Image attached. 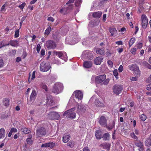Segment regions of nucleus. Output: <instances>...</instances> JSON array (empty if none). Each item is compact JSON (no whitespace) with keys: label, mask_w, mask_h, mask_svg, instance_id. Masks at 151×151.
Returning a JSON list of instances; mask_svg holds the SVG:
<instances>
[{"label":"nucleus","mask_w":151,"mask_h":151,"mask_svg":"<svg viewBox=\"0 0 151 151\" xmlns=\"http://www.w3.org/2000/svg\"><path fill=\"white\" fill-rule=\"evenodd\" d=\"M123 69V66H122V65H121L119 66V67L118 68V70H119V72H122V71Z\"/></svg>","instance_id":"56"},{"label":"nucleus","mask_w":151,"mask_h":151,"mask_svg":"<svg viewBox=\"0 0 151 151\" xmlns=\"http://www.w3.org/2000/svg\"><path fill=\"white\" fill-rule=\"evenodd\" d=\"M106 76L105 75H103L100 76H97L95 78L96 82L98 83H102L105 79H106Z\"/></svg>","instance_id":"11"},{"label":"nucleus","mask_w":151,"mask_h":151,"mask_svg":"<svg viewBox=\"0 0 151 151\" xmlns=\"http://www.w3.org/2000/svg\"><path fill=\"white\" fill-rule=\"evenodd\" d=\"M148 63L146 61H144L142 63V64L143 65L146 67V68L147 67V65Z\"/></svg>","instance_id":"62"},{"label":"nucleus","mask_w":151,"mask_h":151,"mask_svg":"<svg viewBox=\"0 0 151 151\" xmlns=\"http://www.w3.org/2000/svg\"><path fill=\"white\" fill-rule=\"evenodd\" d=\"M53 39L56 41L59 40L60 39L59 34L58 33H55L52 35Z\"/></svg>","instance_id":"30"},{"label":"nucleus","mask_w":151,"mask_h":151,"mask_svg":"<svg viewBox=\"0 0 151 151\" xmlns=\"http://www.w3.org/2000/svg\"><path fill=\"white\" fill-rule=\"evenodd\" d=\"M137 48L139 49H141L142 47V43L141 42L138 43L137 45Z\"/></svg>","instance_id":"49"},{"label":"nucleus","mask_w":151,"mask_h":151,"mask_svg":"<svg viewBox=\"0 0 151 151\" xmlns=\"http://www.w3.org/2000/svg\"><path fill=\"white\" fill-rule=\"evenodd\" d=\"M102 12L100 11H98L93 12L92 14V16L94 18H100L101 16Z\"/></svg>","instance_id":"23"},{"label":"nucleus","mask_w":151,"mask_h":151,"mask_svg":"<svg viewBox=\"0 0 151 151\" xmlns=\"http://www.w3.org/2000/svg\"><path fill=\"white\" fill-rule=\"evenodd\" d=\"M5 135V131L4 128L0 129V139L4 138Z\"/></svg>","instance_id":"25"},{"label":"nucleus","mask_w":151,"mask_h":151,"mask_svg":"<svg viewBox=\"0 0 151 151\" xmlns=\"http://www.w3.org/2000/svg\"><path fill=\"white\" fill-rule=\"evenodd\" d=\"M104 149L109 150L110 148V144L108 143H104L102 144Z\"/></svg>","instance_id":"29"},{"label":"nucleus","mask_w":151,"mask_h":151,"mask_svg":"<svg viewBox=\"0 0 151 151\" xmlns=\"http://www.w3.org/2000/svg\"><path fill=\"white\" fill-rule=\"evenodd\" d=\"M123 86L122 85L116 84L113 87V91L114 93L118 95L123 90Z\"/></svg>","instance_id":"5"},{"label":"nucleus","mask_w":151,"mask_h":151,"mask_svg":"<svg viewBox=\"0 0 151 151\" xmlns=\"http://www.w3.org/2000/svg\"><path fill=\"white\" fill-rule=\"evenodd\" d=\"M67 145L71 148H73L74 147V144L73 141H70L67 144Z\"/></svg>","instance_id":"40"},{"label":"nucleus","mask_w":151,"mask_h":151,"mask_svg":"<svg viewBox=\"0 0 151 151\" xmlns=\"http://www.w3.org/2000/svg\"><path fill=\"white\" fill-rule=\"evenodd\" d=\"M145 145L146 146L150 147L151 145V140L150 139H148L145 141Z\"/></svg>","instance_id":"35"},{"label":"nucleus","mask_w":151,"mask_h":151,"mask_svg":"<svg viewBox=\"0 0 151 151\" xmlns=\"http://www.w3.org/2000/svg\"><path fill=\"white\" fill-rule=\"evenodd\" d=\"M74 93L75 94V97L81 100L83 97V93L81 91H75Z\"/></svg>","instance_id":"14"},{"label":"nucleus","mask_w":151,"mask_h":151,"mask_svg":"<svg viewBox=\"0 0 151 151\" xmlns=\"http://www.w3.org/2000/svg\"><path fill=\"white\" fill-rule=\"evenodd\" d=\"M42 147H49V142L47 143H46L42 144L41 146Z\"/></svg>","instance_id":"58"},{"label":"nucleus","mask_w":151,"mask_h":151,"mask_svg":"<svg viewBox=\"0 0 151 151\" xmlns=\"http://www.w3.org/2000/svg\"><path fill=\"white\" fill-rule=\"evenodd\" d=\"M99 122L100 124L103 126L105 127L106 125V120L105 117L102 116L100 119Z\"/></svg>","instance_id":"15"},{"label":"nucleus","mask_w":151,"mask_h":151,"mask_svg":"<svg viewBox=\"0 0 151 151\" xmlns=\"http://www.w3.org/2000/svg\"><path fill=\"white\" fill-rule=\"evenodd\" d=\"M103 58L102 57H96L94 60V63L96 65H100L102 61Z\"/></svg>","instance_id":"18"},{"label":"nucleus","mask_w":151,"mask_h":151,"mask_svg":"<svg viewBox=\"0 0 151 151\" xmlns=\"http://www.w3.org/2000/svg\"><path fill=\"white\" fill-rule=\"evenodd\" d=\"M115 43L118 45H122L123 44V42L121 40L116 42Z\"/></svg>","instance_id":"55"},{"label":"nucleus","mask_w":151,"mask_h":151,"mask_svg":"<svg viewBox=\"0 0 151 151\" xmlns=\"http://www.w3.org/2000/svg\"><path fill=\"white\" fill-rule=\"evenodd\" d=\"M129 69L133 71V73L136 76L139 77L140 76V71L139 69L138 66L136 64H134L129 65Z\"/></svg>","instance_id":"3"},{"label":"nucleus","mask_w":151,"mask_h":151,"mask_svg":"<svg viewBox=\"0 0 151 151\" xmlns=\"http://www.w3.org/2000/svg\"><path fill=\"white\" fill-rule=\"evenodd\" d=\"M21 58L19 57H18L16 58V61L18 63L21 61Z\"/></svg>","instance_id":"64"},{"label":"nucleus","mask_w":151,"mask_h":151,"mask_svg":"<svg viewBox=\"0 0 151 151\" xmlns=\"http://www.w3.org/2000/svg\"><path fill=\"white\" fill-rule=\"evenodd\" d=\"M107 63L108 65L109 66V67L111 68L113 66V63L111 60H109L108 61Z\"/></svg>","instance_id":"51"},{"label":"nucleus","mask_w":151,"mask_h":151,"mask_svg":"<svg viewBox=\"0 0 151 151\" xmlns=\"http://www.w3.org/2000/svg\"><path fill=\"white\" fill-rule=\"evenodd\" d=\"M70 138V135L65 134L63 137V141L64 143H67L69 140Z\"/></svg>","instance_id":"19"},{"label":"nucleus","mask_w":151,"mask_h":151,"mask_svg":"<svg viewBox=\"0 0 151 151\" xmlns=\"http://www.w3.org/2000/svg\"><path fill=\"white\" fill-rule=\"evenodd\" d=\"M86 110L85 106L83 105H78L77 110V112L79 114L84 113Z\"/></svg>","instance_id":"13"},{"label":"nucleus","mask_w":151,"mask_h":151,"mask_svg":"<svg viewBox=\"0 0 151 151\" xmlns=\"http://www.w3.org/2000/svg\"><path fill=\"white\" fill-rule=\"evenodd\" d=\"M5 4H4L1 7V12L3 13L6 10V9H5Z\"/></svg>","instance_id":"50"},{"label":"nucleus","mask_w":151,"mask_h":151,"mask_svg":"<svg viewBox=\"0 0 151 151\" xmlns=\"http://www.w3.org/2000/svg\"><path fill=\"white\" fill-rule=\"evenodd\" d=\"M23 133L26 134L30 133V131L28 128L26 127H23L22 129Z\"/></svg>","instance_id":"34"},{"label":"nucleus","mask_w":151,"mask_h":151,"mask_svg":"<svg viewBox=\"0 0 151 151\" xmlns=\"http://www.w3.org/2000/svg\"><path fill=\"white\" fill-rule=\"evenodd\" d=\"M47 116L50 119L58 120L60 117V115L56 112L52 111L50 112L48 114Z\"/></svg>","instance_id":"10"},{"label":"nucleus","mask_w":151,"mask_h":151,"mask_svg":"<svg viewBox=\"0 0 151 151\" xmlns=\"http://www.w3.org/2000/svg\"><path fill=\"white\" fill-rule=\"evenodd\" d=\"M135 145L136 146L139 147V149H141V150H143V143L142 142L138 141L135 143Z\"/></svg>","instance_id":"27"},{"label":"nucleus","mask_w":151,"mask_h":151,"mask_svg":"<svg viewBox=\"0 0 151 151\" xmlns=\"http://www.w3.org/2000/svg\"><path fill=\"white\" fill-rule=\"evenodd\" d=\"M94 103L96 106L98 107H104L105 106L104 104L100 101L99 99H96L95 100Z\"/></svg>","instance_id":"17"},{"label":"nucleus","mask_w":151,"mask_h":151,"mask_svg":"<svg viewBox=\"0 0 151 151\" xmlns=\"http://www.w3.org/2000/svg\"><path fill=\"white\" fill-rule=\"evenodd\" d=\"M10 45L13 47H16L18 46V43L17 40H11L9 41V43L6 44L5 45L8 46Z\"/></svg>","instance_id":"16"},{"label":"nucleus","mask_w":151,"mask_h":151,"mask_svg":"<svg viewBox=\"0 0 151 151\" xmlns=\"http://www.w3.org/2000/svg\"><path fill=\"white\" fill-rule=\"evenodd\" d=\"M41 55H45V51L44 49H42L40 52Z\"/></svg>","instance_id":"63"},{"label":"nucleus","mask_w":151,"mask_h":151,"mask_svg":"<svg viewBox=\"0 0 151 151\" xmlns=\"http://www.w3.org/2000/svg\"><path fill=\"white\" fill-rule=\"evenodd\" d=\"M40 87L42 89H44L45 91H48L47 87L45 83L43 82L40 83Z\"/></svg>","instance_id":"33"},{"label":"nucleus","mask_w":151,"mask_h":151,"mask_svg":"<svg viewBox=\"0 0 151 151\" xmlns=\"http://www.w3.org/2000/svg\"><path fill=\"white\" fill-rule=\"evenodd\" d=\"M74 0H69L66 3V4H70L73 3L74 1Z\"/></svg>","instance_id":"61"},{"label":"nucleus","mask_w":151,"mask_h":151,"mask_svg":"<svg viewBox=\"0 0 151 151\" xmlns=\"http://www.w3.org/2000/svg\"><path fill=\"white\" fill-rule=\"evenodd\" d=\"M45 46L48 50L53 49L55 48L56 45L55 42L52 40H48L46 42Z\"/></svg>","instance_id":"7"},{"label":"nucleus","mask_w":151,"mask_h":151,"mask_svg":"<svg viewBox=\"0 0 151 151\" xmlns=\"http://www.w3.org/2000/svg\"><path fill=\"white\" fill-rule=\"evenodd\" d=\"M30 137L27 138L26 139V141L28 144L31 145L33 143V141L31 139L32 138V135L30 136Z\"/></svg>","instance_id":"37"},{"label":"nucleus","mask_w":151,"mask_h":151,"mask_svg":"<svg viewBox=\"0 0 151 151\" xmlns=\"http://www.w3.org/2000/svg\"><path fill=\"white\" fill-rule=\"evenodd\" d=\"M35 73L36 71L35 70L33 72L32 75H31V72L29 73V78L28 79V81L29 82H30V81H29L30 78L31 79V80H33L35 78Z\"/></svg>","instance_id":"31"},{"label":"nucleus","mask_w":151,"mask_h":151,"mask_svg":"<svg viewBox=\"0 0 151 151\" xmlns=\"http://www.w3.org/2000/svg\"><path fill=\"white\" fill-rule=\"evenodd\" d=\"M147 116L144 114H142L140 116V119L141 120L143 121H144L146 119Z\"/></svg>","instance_id":"42"},{"label":"nucleus","mask_w":151,"mask_h":151,"mask_svg":"<svg viewBox=\"0 0 151 151\" xmlns=\"http://www.w3.org/2000/svg\"><path fill=\"white\" fill-rule=\"evenodd\" d=\"M136 40L134 37H132L129 42V47H130L134 43Z\"/></svg>","instance_id":"32"},{"label":"nucleus","mask_w":151,"mask_h":151,"mask_svg":"<svg viewBox=\"0 0 151 151\" xmlns=\"http://www.w3.org/2000/svg\"><path fill=\"white\" fill-rule=\"evenodd\" d=\"M75 110V108H73L68 110L64 112L63 116H66V119H74L76 117V114L73 112Z\"/></svg>","instance_id":"1"},{"label":"nucleus","mask_w":151,"mask_h":151,"mask_svg":"<svg viewBox=\"0 0 151 151\" xmlns=\"http://www.w3.org/2000/svg\"><path fill=\"white\" fill-rule=\"evenodd\" d=\"M55 145V144L54 143L51 142H49V147L51 148L54 147Z\"/></svg>","instance_id":"47"},{"label":"nucleus","mask_w":151,"mask_h":151,"mask_svg":"<svg viewBox=\"0 0 151 151\" xmlns=\"http://www.w3.org/2000/svg\"><path fill=\"white\" fill-rule=\"evenodd\" d=\"M130 135L131 137L134 139H138V137L135 135L134 132H132L130 133Z\"/></svg>","instance_id":"43"},{"label":"nucleus","mask_w":151,"mask_h":151,"mask_svg":"<svg viewBox=\"0 0 151 151\" xmlns=\"http://www.w3.org/2000/svg\"><path fill=\"white\" fill-rule=\"evenodd\" d=\"M82 2V0H76L75 2V6L76 7L79 6L81 4Z\"/></svg>","instance_id":"39"},{"label":"nucleus","mask_w":151,"mask_h":151,"mask_svg":"<svg viewBox=\"0 0 151 151\" xmlns=\"http://www.w3.org/2000/svg\"><path fill=\"white\" fill-rule=\"evenodd\" d=\"M63 88V86L62 83H55L53 88L52 91L56 94H58L62 91Z\"/></svg>","instance_id":"2"},{"label":"nucleus","mask_w":151,"mask_h":151,"mask_svg":"<svg viewBox=\"0 0 151 151\" xmlns=\"http://www.w3.org/2000/svg\"><path fill=\"white\" fill-rule=\"evenodd\" d=\"M51 29V28L50 26L47 27L45 31V34L47 35H49Z\"/></svg>","instance_id":"36"},{"label":"nucleus","mask_w":151,"mask_h":151,"mask_svg":"<svg viewBox=\"0 0 151 151\" xmlns=\"http://www.w3.org/2000/svg\"><path fill=\"white\" fill-rule=\"evenodd\" d=\"M115 125V121L114 120H113L112 121V125L111 126V127H110V128L109 129H112Z\"/></svg>","instance_id":"57"},{"label":"nucleus","mask_w":151,"mask_h":151,"mask_svg":"<svg viewBox=\"0 0 151 151\" xmlns=\"http://www.w3.org/2000/svg\"><path fill=\"white\" fill-rule=\"evenodd\" d=\"M12 133L13 132L15 133L17 132V130L15 128H12L10 130Z\"/></svg>","instance_id":"52"},{"label":"nucleus","mask_w":151,"mask_h":151,"mask_svg":"<svg viewBox=\"0 0 151 151\" xmlns=\"http://www.w3.org/2000/svg\"><path fill=\"white\" fill-rule=\"evenodd\" d=\"M40 70L43 72H47L51 68L50 64L45 61L42 62L40 66Z\"/></svg>","instance_id":"4"},{"label":"nucleus","mask_w":151,"mask_h":151,"mask_svg":"<svg viewBox=\"0 0 151 151\" xmlns=\"http://www.w3.org/2000/svg\"><path fill=\"white\" fill-rule=\"evenodd\" d=\"M117 51L119 53H120L123 51V49L122 47H120L117 49Z\"/></svg>","instance_id":"54"},{"label":"nucleus","mask_w":151,"mask_h":151,"mask_svg":"<svg viewBox=\"0 0 151 151\" xmlns=\"http://www.w3.org/2000/svg\"><path fill=\"white\" fill-rule=\"evenodd\" d=\"M109 78H107L106 79H105L103 81V84L105 85H107L109 82Z\"/></svg>","instance_id":"48"},{"label":"nucleus","mask_w":151,"mask_h":151,"mask_svg":"<svg viewBox=\"0 0 151 151\" xmlns=\"http://www.w3.org/2000/svg\"><path fill=\"white\" fill-rule=\"evenodd\" d=\"M83 65L84 67L86 68H90L92 65V63L91 61H84L83 63Z\"/></svg>","instance_id":"21"},{"label":"nucleus","mask_w":151,"mask_h":151,"mask_svg":"<svg viewBox=\"0 0 151 151\" xmlns=\"http://www.w3.org/2000/svg\"><path fill=\"white\" fill-rule=\"evenodd\" d=\"M96 52L97 54L101 55H104L105 54V50L103 48H98L96 50Z\"/></svg>","instance_id":"22"},{"label":"nucleus","mask_w":151,"mask_h":151,"mask_svg":"<svg viewBox=\"0 0 151 151\" xmlns=\"http://www.w3.org/2000/svg\"><path fill=\"white\" fill-rule=\"evenodd\" d=\"M137 49L135 48H132L131 49L130 52L132 54L135 55L136 54Z\"/></svg>","instance_id":"44"},{"label":"nucleus","mask_w":151,"mask_h":151,"mask_svg":"<svg viewBox=\"0 0 151 151\" xmlns=\"http://www.w3.org/2000/svg\"><path fill=\"white\" fill-rule=\"evenodd\" d=\"M16 52V50H12L10 52V55L11 56H14Z\"/></svg>","instance_id":"41"},{"label":"nucleus","mask_w":151,"mask_h":151,"mask_svg":"<svg viewBox=\"0 0 151 151\" xmlns=\"http://www.w3.org/2000/svg\"><path fill=\"white\" fill-rule=\"evenodd\" d=\"M109 31L111 34V36H116V34L117 32L116 29L115 28H112L109 29Z\"/></svg>","instance_id":"26"},{"label":"nucleus","mask_w":151,"mask_h":151,"mask_svg":"<svg viewBox=\"0 0 151 151\" xmlns=\"http://www.w3.org/2000/svg\"><path fill=\"white\" fill-rule=\"evenodd\" d=\"M47 20L48 21H50L52 22H53L54 21V19L52 17H49L47 18Z\"/></svg>","instance_id":"59"},{"label":"nucleus","mask_w":151,"mask_h":151,"mask_svg":"<svg viewBox=\"0 0 151 151\" xmlns=\"http://www.w3.org/2000/svg\"><path fill=\"white\" fill-rule=\"evenodd\" d=\"M54 54L56 56H58L59 58L63 59V57H64V60L67 59V56L65 54V55L63 54V53L61 52H57L56 51H54Z\"/></svg>","instance_id":"12"},{"label":"nucleus","mask_w":151,"mask_h":151,"mask_svg":"<svg viewBox=\"0 0 151 151\" xmlns=\"http://www.w3.org/2000/svg\"><path fill=\"white\" fill-rule=\"evenodd\" d=\"M46 130L44 128H39L36 131V134L37 137H43L46 134Z\"/></svg>","instance_id":"6"},{"label":"nucleus","mask_w":151,"mask_h":151,"mask_svg":"<svg viewBox=\"0 0 151 151\" xmlns=\"http://www.w3.org/2000/svg\"><path fill=\"white\" fill-rule=\"evenodd\" d=\"M26 3L25 2L19 5L18 7L21 10L23 9L25 6L26 5Z\"/></svg>","instance_id":"46"},{"label":"nucleus","mask_w":151,"mask_h":151,"mask_svg":"<svg viewBox=\"0 0 151 151\" xmlns=\"http://www.w3.org/2000/svg\"><path fill=\"white\" fill-rule=\"evenodd\" d=\"M95 135L96 138L100 139L102 138V132L100 130H96L95 132Z\"/></svg>","instance_id":"20"},{"label":"nucleus","mask_w":151,"mask_h":151,"mask_svg":"<svg viewBox=\"0 0 151 151\" xmlns=\"http://www.w3.org/2000/svg\"><path fill=\"white\" fill-rule=\"evenodd\" d=\"M113 74L114 76H115V78H116V79H118L119 78L118 77V70L117 69L114 70L113 72Z\"/></svg>","instance_id":"38"},{"label":"nucleus","mask_w":151,"mask_h":151,"mask_svg":"<svg viewBox=\"0 0 151 151\" xmlns=\"http://www.w3.org/2000/svg\"><path fill=\"white\" fill-rule=\"evenodd\" d=\"M3 104L6 106L8 107L9 105V100L7 98H5L3 100Z\"/></svg>","instance_id":"28"},{"label":"nucleus","mask_w":151,"mask_h":151,"mask_svg":"<svg viewBox=\"0 0 151 151\" xmlns=\"http://www.w3.org/2000/svg\"><path fill=\"white\" fill-rule=\"evenodd\" d=\"M19 29H17L15 31L14 37L17 38L19 37Z\"/></svg>","instance_id":"45"},{"label":"nucleus","mask_w":151,"mask_h":151,"mask_svg":"<svg viewBox=\"0 0 151 151\" xmlns=\"http://www.w3.org/2000/svg\"><path fill=\"white\" fill-rule=\"evenodd\" d=\"M110 137V135L108 133H105L103 134L102 138L104 141H108Z\"/></svg>","instance_id":"24"},{"label":"nucleus","mask_w":151,"mask_h":151,"mask_svg":"<svg viewBox=\"0 0 151 151\" xmlns=\"http://www.w3.org/2000/svg\"><path fill=\"white\" fill-rule=\"evenodd\" d=\"M41 49V46L40 44H38L37 45L36 48L37 52H39Z\"/></svg>","instance_id":"53"},{"label":"nucleus","mask_w":151,"mask_h":151,"mask_svg":"<svg viewBox=\"0 0 151 151\" xmlns=\"http://www.w3.org/2000/svg\"><path fill=\"white\" fill-rule=\"evenodd\" d=\"M4 62L2 59H0V68H1L3 66Z\"/></svg>","instance_id":"60"},{"label":"nucleus","mask_w":151,"mask_h":151,"mask_svg":"<svg viewBox=\"0 0 151 151\" xmlns=\"http://www.w3.org/2000/svg\"><path fill=\"white\" fill-rule=\"evenodd\" d=\"M37 95V93L35 90H33L30 96L29 100H27V104L29 105L32 104L35 101Z\"/></svg>","instance_id":"8"},{"label":"nucleus","mask_w":151,"mask_h":151,"mask_svg":"<svg viewBox=\"0 0 151 151\" xmlns=\"http://www.w3.org/2000/svg\"><path fill=\"white\" fill-rule=\"evenodd\" d=\"M141 21L142 27L144 29H145L148 23V19L145 15L142 14V15Z\"/></svg>","instance_id":"9"}]
</instances>
